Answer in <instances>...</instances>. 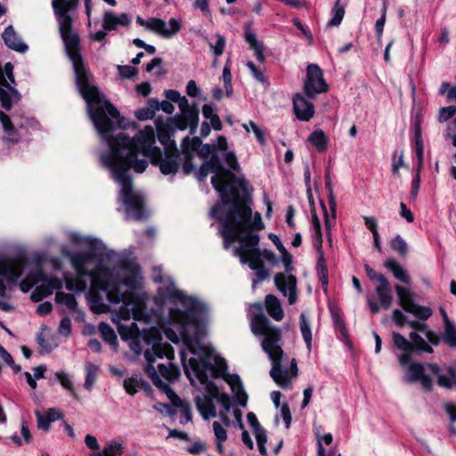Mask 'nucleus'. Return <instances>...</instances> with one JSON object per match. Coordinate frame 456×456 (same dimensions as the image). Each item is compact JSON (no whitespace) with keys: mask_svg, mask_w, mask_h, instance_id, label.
<instances>
[{"mask_svg":"<svg viewBox=\"0 0 456 456\" xmlns=\"http://www.w3.org/2000/svg\"><path fill=\"white\" fill-rule=\"evenodd\" d=\"M59 31L73 65L78 91L86 102L90 118L102 140L108 144L110 151L124 163L126 162V158L144 159L148 163L149 159L153 166L159 167L163 175L176 174L181 160L179 151L173 144L166 147L162 153L160 148L155 146V131L151 126H146L132 138L124 132L118 133L116 136L110 135L114 127L112 118L117 119L119 112L112 103L103 99L98 88L90 83V74L80 53L78 35L73 31L72 27Z\"/></svg>","mask_w":456,"mask_h":456,"instance_id":"1","label":"nucleus"},{"mask_svg":"<svg viewBox=\"0 0 456 456\" xmlns=\"http://www.w3.org/2000/svg\"><path fill=\"white\" fill-rule=\"evenodd\" d=\"M220 210L219 205L214 206L210 210V216L221 222L219 232L224 240V248L228 249L235 240H238L240 245L234 248V255L240 257L241 264H248L249 268L255 271L258 281L266 280L269 277V271L260 259L259 235L249 232L246 236H238V229L245 226V221L250 217L251 208L244 204H234L224 216L219 215Z\"/></svg>","mask_w":456,"mask_h":456,"instance_id":"2","label":"nucleus"},{"mask_svg":"<svg viewBox=\"0 0 456 456\" xmlns=\"http://www.w3.org/2000/svg\"><path fill=\"white\" fill-rule=\"evenodd\" d=\"M95 253L91 248L87 251L76 252L70 256V262L76 273L80 275H87L93 281V284L100 290L105 292L107 299L111 304L123 303L119 307L118 315L124 319L133 315L135 319L143 317L144 304L136 298L131 291L122 290V286L130 289L136 288L134 278L126 280L106 281L111 276L110 269L103 265H98L93 270H87L86 265L93 261Z\"/></svg>","mask_w":456,"mask_h":456,"instance_id":"3","label":"nucleus"},{"mask_svg":"<svg viewBox=\"0 0 456 456\" xmlns=\"http://www.w3.org/2000/svg\"><path fill=\"white\" fill-rule=\"evenodd\" d=\"M181 361L184 372L191 384L195 386V379L204 386V393L195 398L197 410L204 419L216 416L214 401L216 397V386L209 378L216 379L227 369L224 359L212 355L203 350L198 357H191L186 362L185 354L181 352Z\"/></svg>","mask_w":456,"mask_h":456,"instance_id":"4","label":"nucleus"},{"mask_svg":"<svg viewBox=\"0 0 456 456\" xmlns=\"http://www.w3.org/2000/svg\"><path fill=\"white\" fill-rule=\"evenodd\" d=\"M164 294L169 299L178 300L184 308V310L170 308L169 327L165 330L166 337L175 344L182 340L190 351L195 354L191 344L198 338L199 320L204 310L203 305L177 289L173 282H170Z\"/></svg>","mask_w":456,"mask_h":456,"instance_id":"5","label":"nucleus"},{"mask_svg":"<svg viewBox=\"0 0 456 456\" xmlns=\"http://www.w3.org/2000/svg\"><path fill=\"white\" fill-rule=\"evenodd\" d=\"M251 331L256 337H262V350L268 355L272 363L270 376L281 388L290 387L291 379L297 376V364L295 358L290 362L289 369L282 365L284 351L281 342L282 332L281 328L271 323L270 320L262 313L251 319Z\"/></svg>","mask_w":456,"mask_h":456,"instance_id":"6","label":"nucleus"},{"mask_svg":"<svg viewBox=\"0 0 456 456\" xmlns=\"http://www.w3.org/2000/svg\"><path fill=\"white\" fill-rule=\"evenodd\" d=\"M101 162L108 168L113 179L121 185V198L126 207V218L142 220L147 217L144 209V199L140 193L133 191L130 169L135 173H142L148 167V162L144 159H132L126 158V162L118 159L110 151L101 155Z\"/></svg>","mask_w":456,"mask_h":456,"instance_id":"7","label":"nucleus"},{"mask_svg":"<svg viewBox=\"0 0 456 456\" xmlns=\"http://www.w3.org/2000/svg\"><path fill=\"white\" fill-rule=\"evenodd\" d=\"M205 163L209 167L211 172L215 173V175L211 177V183L215 190L220 194L222 202L225 205H232L229 211L233 208L234 204H241L240 202H238L234 200V194H228V184L226 183V179L232 180L240 187H243L246 184L245 180L237 179L232 172L224 168L219 157L216 155H212L208 160L205 161Z\"/></svg>","mask_w":456,"mask_h":456,"instance_id":"8","label":"nucleus"},{"mask_svg":"<svg viewBox=\"0 0 456 456\" xmlns=\"http://www.w3.org/2000/svg\"><path fill=\"white\" fill-rule=\"evenodd\" d=\"M145 372L151 379L155 387L167 395L172 401L174 405H182L181 398L170 387L168 383L164 382L161 378L165 379L167 382H174L180 376L179 368L172 362L167 363H158L157 367L154 365L145 366Z\"/></svg>","mask_w":456,"mask_h":456,"instance_id":"9","label":"nucleus"},{"mask_svg":"<svg viewBox=\"0 0 456 456\" xmlns=\"http://www.w3.org/2000/svg\"><path fill=\"white\" fill-rule=\"evenodd\" d=\"M364 270L369 279L375 283L374 291L378 301H375L371 296L367 297V303L371 314H378L380 309H388L393 303V294L390 283L387 277L377 273L368 264L364 265Z\"/></svg>","mask_w":456,"mask_h":456,"instance_id":"10","label":"nucleus"},{"mask_svg":"<svg viewBox=\"0 0 456 456\" xmlns=\"http://www.w3.org/2000/svg\"><path fill=\"white\" fill-rule=\"evenodd\" d=\"M146 345L151 346V349L144 351L146 365H154L157 359L167 358V363L174 359V350L167 344L161 343V333L156 327L142 330L141 338Z\"/></svg>","mask_w":456,"mask_h":456,"instance_id":"11","label":"nucleus"},{"mask_svg":"<svg viewBox=\"0 0 456 456\" xmlns=\"http://www.w3.org/2000/svg\"><path fill=\"white\" fill-rule=\"evenodd\" d=\"M279 251L281 253V261L284 264L286 273H290L293 270L291 254L287 251L283 245L279 247ZM274 284L284 297H288L289 305H294L297 302V278L294 275H287L281 272L277 273L274 275Z\"/></svg>","mask_w":456,"mask_h":456,"instance_id":"12","label":"nucleus"},{"mask_svg":"<svg viewBox=\"0 0 456 456\" xmlns=\"http://www.w3.org/2000/svg\"><path fill=\"white\" fill-rule=\"evenodd\" d=\"M132 293L134 295V297L136 298H139L144 304V308L142 310L143 311L142 312L143 313V317H142L140 319H135L133 315H131L129 318L124 319V318H122L121 316L118 315V312H119V309H118L116 312V314H115V317H113V322L118 321V332L119 336L121 337V338L123 340L131 339L132 340L131 348L136 354H140L141 351H142V347H141L139 342H140L142 331L139 329L138 325L134 322H132L130 324H125V323L119 322V321H121V320H123V321H129L131 318H133L135 321H143L144 322H148V321L150 320V314L146 311V303H145V301L142 297L136 296L134 292H132Z\"/></svg>","mask_w":456,"mask_h":456,"instance_id":"13","label":"nucleus"},{"mask_svg":"<svg viewBox=\"0 0 456 456\" xmlns=\"http://www.w3.org/2000/svg\"><path fill=\"white\" fill-rule=\"evenodd\" d=\"M80 0H52V7L59 25V30L72 27Z\"/></svg>","mask_w":456,"mask_h":456,"instance_id":"14","label":"nucleus"},{"mask_svg":"<svg viewBox=\"0 0 456 456\" xmlns=\"http://www.w3.org/2000/svg\"><path fill=\"white\" fill-rule=\"evenodd\" d=\"M395 290L398 297L399 305L407 313L412 314L419 320L426 321L432 315V309L428 306H420L414 302L411 290L401 285H395Z\"/></svg>","mask_w":456,"mask_h":456,"instance_id":"15","label":"nucleus"},{"mask_svg":"<svg viewBox=\"0 0 456 456\" xmlns=\"http://www.w3.org/2000/svg\"><path fill=\"white\" fill-rule=\"evenodd\" d=\"M328 85L323 79L322 70L317 64H309L306 69V78L304 82V92L309 98L325 93Z\"/></svg>","mask_w":456,"mask_h":456,"instance_id":"16","label":"nucleus"},{"mask_svg":"<svg viewBox=\"0 0 456 456\" xmlns=\"http://www.w3.org/2000/svg\"><path fill=\"white\" fill-rule=\"evenodd\" d=\"M22 272L23 264L20 261L13 259L0 261V276L5 277L9 284H16ZM5 295L6 287L3 279L0 277V297H4Z\"/></svg>","mask_w":456,"mask_h":456,"instance_id":"17","label":"nucleus"},{"mask_svg":"<svg viewBox=\"0 0 456 456\" xmlns=\"http://www.w3.org/2000/svg\"><path fill=\"white\" fill-rule=\"evenodd\" d=\"M148 25L149 30L158 34L163 38L173 37L182 28L181 20L175 18L169 19L167 23L159 18H151V21L148 22Z\"/></svg>","mask_w":456,"mask_h":456,"instance_id":"18","label":"nucleus"},{"mask_svg":"<svg viewBox=\"0 0 456 456\" xmlns=\"http://www.w3.org/2000/svg\"><path fill=\"white\" fill-rule=\"evenodd\" d=\"M405 367H407L406 375L404 377L405 382H420L424 390L428 392L432 390V380L430 377L425 375V368L423 364L410 362Z\"/></svg>","mask_w":456,"mask_h":456,"instance_id":"19","label":"nucleus"},{"mask_svg":"<svg viewBox=\"0 0 456 456\" xmlns=\"http://www.w3.org/2000/svg\"><path fill=\"white\" fill-rule=\"evenodd\" d=\"M293 110L297 118L301 121H309L314 115L313 102L300 94H296L293 96Z\"/></svg>","mask_w":456,"mask_h":456,"instance_id":"20","label":"nucleus"},{"mask_svg":"<svg viewBox=\"0 0 456 456\" xmlns=\"http://www.w3.org/2000/svg\"><path fill=\"white\" fill-rule=\"evenodd\" d=\"M172 125L178 130L190 129V134H195L199 125V110H189L187 113L175 116L172 121Z\"/></svg>","mask_w":456,"mask_h":456,"instance_id":"21","label":"nucleus"},{"mask_svg":"<svg viewBox=\"0 0 456 456\" xmlns=\"http://www.w3.org/2000/svg\"><path fill=\"white\" fill-rule=\"evenodd\" d=\"M35 275L37 279L34 281H41V284L36 288H41L40 293L45 297L52 295L53 290L61 289L63 287L62 279L45 275L42 271L37 272Z\"/></svg>","mask_w":456,"mask_h":456,"instance_id":"22","label":"nucleus"},{"mask_svg":"<svg viewBox=\"0 0 456 456\" xmlns=\"http://www.w3.org/2000/svg\"><path fill=\"white\" fill-rule=\"evenodd\" d=\"M392 338L394 346L399 350L403 351V354L399 355L398 361L401 366H406L411 360V354H412V346L411 341H409L402 334L393 331Z\"/></svg>","mask_w":456,"mask_h":456,"instance_id":"23","label":"nucleus"},{"mask_svg":"<svg viewBox=\"0 0 456 456\" xmlns=\"http://www.w3.org/2000/svg\"><path fill=\"white\" fill-rule=\"evenodd\" d=\"M224 379L230 386L239 405L245 407L248 402V395L245 392L240 378L238 374H227Z\"/></svg>","mask_w":456,"mask_h":456,"instance_id":"24","label":"nucleus"},{"mask_svg":"<svg viewBox=\"0 0 456 456\" xmlns=\"http://www.w3.org/2000/svg\"><path fill=\"white\" fill-rule=\"evenodd\" d=\"M2 38L5 45L15 52L23 53L28 49V46L21 41L12 25L5 28Z\"/></svg>","mask_w":456,"mask_h":456,"instance_id":"25","label":"nucleus"},{"mask_svg":"<svg viewBox=\"0 0 456 456\" xmlns=\"http://www.w3.org/2000/svg\"><path fill=\"white\" fill-rule=\"evenodd\" d=\"M131 24V19L126 13L116 15L111 11H106L103 15L102 27L105 30H113L118 25L127 27Z\"/></svg>","mask_w":456,"mask_h":456,"instance_id":"26","label":"nucleus"},{"mask_svg":"<svg viewBox=\"0 0 456 456\" xmlns=\"http://www.w3.org/2000/svg\"><path fill=\"white\" fill-rule=\"evenodd\" d=\"M427 367L436 375H437V383L440 387L445 388H452L456 384V371L452 367H446L445 370L448 375L441 374L440 368L435 363H428Z\"/></svg>","mask_w":456,"mask_h":456,"instance_id":"27","label":"nucleus"},{"mask_svg":"<svg viewBox=\"0 0 456 456\" xmlns=\"http://www.w3.org/2000/svg\"><path fill=\"white\" fill-rule=\"evenodd\" d=\"M265 308L268 314L275 321L280 322L284 317V312L277 297L269 294L265 299Z\"/></svg>","mask_w":456,"mask_h":456,"instance_id":"28","label":"nucleus"},{"mask_svg":"<svg viewBox=\"0 0 456 456\" xmlns=\"http://www.w3.org/2000/svg\"><path fill=\"white\" fill-rule=\"evenodd\" d=\"M406 324L412 328L414 331L420 332L422 335H424L430 344L435 346L439 344L440 338L435 332L429 330L426 323L420 322L419 321H409L407 318Z\"/></svg>","mask_w":456,"mask_h":456,"instance_id":"29","label":"nucleus"},{"mask_svg":"<svg viewBox=\"0 0 456 456\" xmlns=\"http://www.w3.org/2000/svg\"><path fill=\"white\" fill-rule=\"evenodd\" d=\"M384 266L389 270L395 278L405 284L411 283V277L403 267L394 258H389L384 263Z\"/></svg>","mask_w":456,"mask_h":456,"instance_id":"30","label":"nucleus"},{"mask_svg":"<svg viewBox=\"0 0 456 456\" xmlns=\"http://www.w3.org/2000/svg\"><path fill=\"white\" fill-rule=\"evenodd\" d=\"M86 275H80L77 273L76 277L64 275L63 283L65 282L66 289L69 291L83 292L87 288V281L85 280Z\"/></svg>","mask_w":456,"mask_h":456,"instance_id":"31","label":"nucleus"},{"mask_svg":"<svg viewBox=\"0 0 456 456\" xmlns=\"http://www.w3.org/2000/svg\"><path fill=\"white\" fill-rule=\"evenodd\" d=\"M245 226L238 229V236H246L249 232H254L252 229L263 230L265 228L264 223L262 222L261 215L256 212L252 220V212L250 217L245 221Z\"/></svg>","mask_w":456,"mask_h":456,"instance_id":"32","label":"nucleus"},{"mask_svg":"<svg viewBox=\"0 0 456 456\" xmlns=\"http://www.w3.org/2000/svg\"><path fill=\"white\" fill-rule=\"evenodd\" d=\"M420 332H417V331H411L410 334H409V337L411 338V346H412V352L413 353H418V354H421V353H432L433 352V348L427 344L426 342V338H424L421 335Z\"/></svg>","mask_w":456,"mask_h":456,"instance_id":"33","label":"nucleus"},{"mask_svg":"<svg viewBox=\"0 0 456 456\" xmlns=\"http://www.w3.org/2000/svg\"><path fill=\"white\" fill-rule=\"evenodd\" d=\"M444 321V333L443 340L451 347H456V326L452 323L444 310H443Z\"/></svg>","mask_w":456,"mask_h":456,"instance_id":"34","label":"nucleus"},{"mask_svg":"<svg viewBox=\"0 0 456 456\" xmlns=\"http://www.w3.org/2000/svg\"><path fill=\"white\" fill-rule=\"evenodd\" d=\"M124 452V444L116 440L110 441L102 452H93L90 456H120Z\"/></svg>","mask_w":456,"mask_h":456,"instance_id":"35","label":"nucleus"},{"mask_svg":"<svg viewBox=\"0 0 456 456\" xmlns=\"http://www.w3.org/2000/svg\"><path fill=\"white\" fill-rule=\"evenodd\" d=\"M309 142L320 152H323L328 148V137L322 129L314 130L308 137Z\"/></svg>","mask_w":456,"mask_h":456,"instance_id":"36","label":"nucleus"},{"mask_svg":"<svg viewBox=\"0 0 456 456\" xmlns=\"http://www.w3.org/2000/svg\"><path fill=\"white\" fill-rule=\"evenodd\" d=\"M311 225L314 247L317 249V251H321V249H322V225L315 212L312 213Z\"/></svg>","mask_w":456,"mask_h":456,"instance_id":"37","label":"nucleus"},{"mask_svg":"<svg viewBox=\"0 0 456 456\" xmlns=\"http://www.w3.org/2000/svg\"><path fill=\"white\" fill-rule=\"evenodd\" d=\"M318 253H319V258L317 261L316 272L319 276V279H320L322 288L326 289L328 286V282H329L328 267L326 265V260H325L322 249H321V251H318Z\"/></svg>","mask_w":456,"mask_h":456,"instance_id":"38","label":"nucleus"},{"mask_svg":"<svg viewBox=\"0 0 456 456\" xmlns=\"http://www.w3.org/2000/svg\"><path fill=\"white\" fill-rule=\"evenodd\" d=\"M414 142L418 162H419V167L423 166L424 160V145L421 137V127L419 123H416L414 126Z\"/></svg>","mask_w":456,"mask_h":456,"instance_id":"39","label":"nucleus"},{"mask_svg":"<svg viewBox=\"0 0 456 456\" xmlns=\"http://www.w3.org/2000/svg\"><path fill=\"white\" fill-rule=\"evenodd\" d=\"M300 331L303 337V339L306 345L308 352L312 350V330L309 321L307 320L305 314H300Z\"/></svg>","mask_w":456,"mask_h":456,"instance_id":"40","label":"nucleus"},{"mask_svg":"<svg viewBox=\"0 0 456 456\" xmlns=\"http://www.w3.org/2000/svg\"><path fill=\"white\" fill-rule=\"evenodd\" d=\"M201 140L199 137L190 138L189 136H186L181 144L183 154H190L191 156H194L195 152L199 150Z\"/></svg>","mask_w":456,"mask_h":456,"instance_id":"41","label":"nucleus"},{"mask_svg":"<svg viewBox=\"0 0 456 456\" xmlns=\"http://www.w3.org/2000/svg\"><path fill=\"white\" fill-rule=\"evenodd\" d=\"M86 379L84 387L86 390L90 391L96 380L97 374L99 372V367L92 362L86 364Z\"/></svg>","mask_w":456,"mask_h":456,"instance_id":"42","label":"nucleus"},{"mask_svg":"<svg viewBox=\"0 0 456 456\" xmlns=\"http://www.w3.org/2000/svg\"><path fill=\"white\" fill-rule=\"evenodd\" d=\"M55 302L59 305H66L71 311L75 310L77 306V302L72 294L61 291L56 293Z\"/></svg>","mask_w":456,"mask_h":456,"instance_id":"43","label":"nucleus"},{"mask_svg":"<svg viewBox=\"0 0 456 456\" xmlns=\"http://www.w3.org/2000/svg\"><path fill=\"white\" fill-rule=\"evenodd\" d=\"M143 384V380L137 377L127 378L123 382L126 392L131 395L136 394L142 388Z\"/></svg>","mask_w":456,"mask_h":456,"instance_id":"44","label":"nucleus"},{"mask_svg":"<svg viewBox=\"0 0 456 456\" xmlns=\"http://www.w3.org/2000/svg\"><path fill=\"white\" fill-rule=\"evenodd\" d=\"M4 135L3 137V141L10 144L19 143L24 136V134L20 133V131L15 126L8 128L7 130H4Z\"/></svg>","mask_w":456,"mask_h":456,"instance_id":"45","label":"nucleus"},{"mask_svg":"<svg viewBox=\"0 0 456 456\" xmlns=\"http://www.w3.org/2000/svg\"><path fill=\"white\" fill-rule=\"evenodd\" d=\"M254 435L256 440L258 451L262 456L267 455V450L265 448V444L267 442V436L265 429L262 428H257L254 430Z\"/></svg>","mask_w":456,"mask_h":456,"instance_id":"46","label":"nucleus"},{"mask_svg":"<svg viewBox=\"0 0 456 456\" xmlns=\"http://www.w3.org/2000/svg\"><path fill=\"white\" fill-rule=\"evenodd\" d=\"M332 18L328 22L329 26H338L345 15V8L340 4V0H337L332 8Z\"/></svg>","mask_w":456,"mask_h":456,"instance_id":"47","label":"nucleus"},{"mask_svg":"<svg viewBox=\"0 0 456 456\" xmlns=\"http://www.w3.org/2000/svg\"><path fill=\"white\" fill-rule=\"evenodd\" d=\"M99 330L102 334V338L106 342H108L110 345L117 344V336H116L113 329L110 325H108L104 322H101L99 325Z\"/></svg>","mask_w":456,"mask_h":456,"instance_id":"48","label":"nucleus"},{"mask_svg":"<svg viewBox=\"0 0 456 456\" xmlns=\"http://www.w3.org/2000/svg\"><path fill=\"white\" fill-rule=\"evenodd\" d=\"M215 37L216 38V41L214 44L209 43L208 45L215 57L218 58L224 52L226 40L225 37L220 34H216Z\"/></svg>","mask_w":456,"mask_h":456,"instance_id":"49","label":"nucleus"},{"mask_svg":"<svg viewBox=\"0 0 456 456\" xmlns=\"http://www.w3.org/2000/svg\"><path fill=\"white\" fill-rule=\"evenodd\" d=\"M390 246L395 251H397L401 256H406L408 253V245L400 235H396L391 240Z\"/></svg>","mask_w":456,"mask_h":456,"instance_id":"50","label":"nucleus"},{"mask_svg":"<svg viewBox=\"0 0 456 456\" xmlns=\"http://www.w3.org/2000/svg\"><path fill=\"white\" fill-rule=\"evenodd\" d=\"M242 126L247 133H249L248 126H252V131H253L257 142L263 146L266 144L265 132L256 125V123L250 120L248 124H243Z\"/></svg>","mask_w":456,"mask_h":456,"instance_id":"51","label":"nucleus"},{"mask_svg":"<svg viewBox=\"0 0 456 456\" xmlns=\"http://www.w3.org/2000/svg\"><path fill=\"white\" fill-rule=\"evenodd\" d=\"M157 137L161 144H163L166 147L173 146V143L175 146V141L170 140V133L168 129L165 126H158L157 128Z\"/></svg>","mask_w":456,"mask_h":456,"instance_id":"52","label":"nucleus"},{"mask_svg":"<svg viewBox=\"0 0 456 456\" xmlns=\"http://www.w3.org/2000/svg\"><path fill=\"white\" fill-rule=\"evenodd\" d=\"M223 79H224V86L226 91V95L228 97L232 96V74L230 70V67L228 63L225 64L223 69Z\"/></svg>","mask_w":456,"mask_h":456,"instance_id":"53","label":"nucleus"},{"mask_svg":"<svg viewBox=\"0 0 456 456\" xmlns=\"http://www.w3.org/2000/svg\"><path fill=\"white\" fill-rule=\"evenodd\" d=\"M151 106L155 110H159V108L167 114H172L175 110V107L172 102L164 100L160 103L157 100H151Z\"/></svg>","mask_w":456,"mask_h":456,"instance_id":"54","label":"nucleus"},{"mask_svg":"<svg viewBox=\"0 0 456 456\" xmlns=\"http://www.w3.org/2000/svg\"><path fill=\"white\" fill-rule=\"evenodd\" d=\"M56 379L60 381L61 385L76 397V394L73 389V385L68 375L63 371H58L55 373Z\"/></svg>","mask_w":456,"mask_h":456,"instance_id":"55","label":"nucleus"},{"mask_svg":"<svg viewBox=\"0 0 456 456\" xmlns=\"http://www.w3.org/2000/svg\"><path fill=\"white\" fill-rule=\"evenodd\" d=\"M35 415L37 418V428L39 429L48 431L52 422L48 419L46 414L45 412L36 411Z\"/></svg>","mask_w":456,"mask_h":456,"instance_id":"56","label":"nucleus"},{"mask_svg":"<svg viewBox=\"0 0 456 456\" xmlns=\"http://www.w3.org/2000/svg\"><path fill=\"white\" fill-rule=\"evenodd\" d=\"M247 67L249 69V70L251 71L253 77L257 81H259L261 83H265L266 82V77H265L264 69H260L256 68V66L252 61H248L247 62Z\"/></svg>","mask_w":456,"mask_h":456,"instance_id":"57","label":"nucleus"},{"mask_svg":"<svg viewBox=\"0 0 456 456\" xmlns=\"http://www.w3.org/2000/svg\"><path fill=\"white\" fill-rule=\"evenodd\" d=\"M216 400L224 408L225 413L230 411L231 409V399L226 393H220L216 387Z\"/></svg>","mask_w":456,"mask_h":456,"instance_id":"58","label":"nucleus"},{"mask_svg":"<svg viewBox=\"0 0 456 456\" xmlns=\"http://www.w3.org/2000/svg\"><path fill=\"white\" fill-rule=\"evenodd\" d=\"M456 113V107L454 106H449V107H443L438 114V121L439 122H445L454 116Z\"/></svg>","mask_w":456,"mask_h":456,"instance_id":"59","label":"nucleus"},{"mask_svg":"<svg viewBox=\"0 0 456 456\" xmlns=\"http://www.w3.org/2000/svg\"><path fill=\"white\" fill-rule=\"evenodd\" d=\"M213 430L216 441L225 442L227 440V432L219 422H213Z\"/></svg>","mask_w":456,"mask_h":456,"instance_id":"60","label":"nucleus"},{"mask_svg":"<svg viewBox=\"0 0 456 456\" xmlns=\"http://www.w3.org/2000/svg\"><path fill=\"white\" fill-rule=\"evenodd\" d=\"M118 70L121 77L123 78H132L136 76V69L129 65H118Z\"/></svg>","mask_w":456,"mask_h":456,"instance_id":"61","label":"nucleus"},{"mask_svg":"<svg viewBox=\"0 0 456 456\" xmlns=\"http://www.w3.org/2000/svg\"><path fill=\"white\" fill-rule=\"evenodd\" d=\"M1 72L4 79H6L11 86L15 85V79L13 76V65L11 62L5 63L4 69H1Z\"/></svg>","mask_w":456,"mask_h":456,"instance_id":"62","label":"nucleus"},{"mask_svg":"<svg viewBox=\"0 0 456 456\" xmlns=\"http://www.w3.org/2000/svg\"><path fill=\"white\" fill-rule=\"evenodd\" d=\"M59 333L64 337H69L71 333V321L68 317H64L61 320L59 328Z\"/></svg>","mask_w":456,"mask_h":456,"instance_id":"63","label":"nucleus"},{"mask_svg":"<svg viewBox=\"0 0 456 456\" xmlns=\"http://www.w3.org/2000/svg\"><path fill=\"white\" fill-rule=\"evenodd\" d=\"M199 149V155L201 159H208L212 155H216V147L213 144H202Z\"/></svg>","mask_w":456,"mask_h":456,"instance_id":"64","label":"nucleus"}]
</instances>
